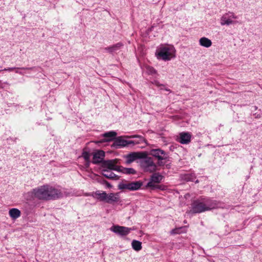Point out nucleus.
I'll use <instances>...</instances> for the list:
<instances>
[{"label":"nucleus","mask_w":262,"mask_h":262,"mask_svg":"<svg viewBox=\"0 0 262 262\" xmlns=\"http://www.w3.org/2000/svg\"><path fill=\"white\" fill-rule=\"evenodd\" d=\"M33 192L35 198L45 201L56 200L69 196L71 194L66 188L49 185H44L35 188Z\"/></svg>","instance_id":"1"},{"label":"nucleus","mask_w":262,"mask_h":262,"mask_svg":"<svg viewBox=\"0 0 262 262\" xmlns=\"http://www.w3.org/2000/svg\"><path fill=\"white\" fill-rule=\"evenodd\" d=\"M217 207L216 201L205 199L203 201H195L191 205V211L193 213H201Z\"/></svg>","instance_id":"2"},{"label":"nucleus","mask_w":262,"mask_h":262,"mask_svg":"<svg viewBox=\"0 0 262 262\" xmlns=\"http://www.w3.org/2000/svg\"><path fill=\"white\" fill-rule=\"evenodd\" d=\"M175 49L172 46L165 45L160 46L156 54L158 59L168 61L175 57Z\"/></svg>","instance_id":"3"},{"label":"nucleus","mask_w":262,"mask_h":262,"mask_svg":"<svg viewBox=\"0 0 262 262\" xmlns=\"http://www.w3.org/2000/svg\"><path fill=\"white\" fill-rule=\"evenodd\" d=\"M149 154L158 160L157 164L160 166H164L165 162L163 161H166L169 158L168 154L160 148L151 149Z\"/></svg>","instance_id":"4"},{"label":"nucleus","mask_w":262,"mask_h":262,"mask_svg":"<svg viewBox=\"0 0 262 262\" xmlns=\"http://www.w3.org/2000/svg\"><path fill=\"white\" fill-rule=\"evenodd\" d=\"M236 16L233 12L228 11L224 14L220 18V24L221 26H230L238 23V21L234 19H237Z\"/></svg>","instance_id":"5"},{"label":"nucleus","mask_w":262,"mask_h":262,"mask_svg":"<svg viewBox=\"0 0 262 262\" xmlns=\"http://www.w3.org/2000/svg\"><path fill=\"white\" fill-rule=\"evenodd\" d=\"M141 161L140 164L142 169L145 172H153L157 170V165L154 163L152 158L144 157Z\"/></svg>","instance_id":"6"},{"label":"nucleus","mask_w":262,"mask_h":262,"mask_svg":"<svg viewBox=\"0 0 262 262\" xmlns=\"http://www.w3.org/2000/svg\"><path fill=\"white\" fill-rule=\"evenodd\" d=\"M143 183L141 181H135L129 183H122L119 184V189H128L131 191H135L139 189L142 186Z\"/></svg>","instance_id":"7"},{"label":"nucleus","mask_w":262,"mask_h":262,"mask_svg":"<svg viewBox=\"0 0 262 262\" xmlns=\"http://www.w3.org/2000/svg\"><path fill=\"white\" fill-rule=\"evenodd\" d=\"M117 159L105 160L102 163V167L103 169L120 171V167L117 165Z\"/></svg>","instance_id":"8"},{"label":"nucleus","mask_w":262,"mask_h":262,"mask_svg":"<svg viewBox=\"0 0 262 262\" xmlns=\"http://www.w3.org/2000/svg\"><path fill=\"white\" fill-rule=\"evenodd\" d=\"M133 230L134 228L118 225L113 226L111 228L112 231L120 236L127 235Z\"/></svg>","instance_id":"9"},{"label":"nucleus","mask_w":262,"mask_h":262,"mask_svg":"<svg viewBox=\"0 0 262 262\" xmlns=\"http://www.w3.org/2000/svg\"><path fill=\"white\" fill-rule=\"evenodd\" d=\"M139 142L136 141L127 140L123 139L121 137H119L115 139L114 144L118 146L125 147L129 145H134L137 144Z\"/></svg>","instance_id":"10"},{"label":"nucleus","mask_w":262,"mask_h":262,"mask_svg":"<svg viewBox=\"0 0 262 262\" xmlns=\"http://www.w3.org/2000/svg\"><path fill=\"white\" fill-rule=\"evenodd\" d=\"M146 155L143 152H131L126 156V163L130 164L132 163L135 160L143 158Z\"/></svg>","instance_id":"11"},{"label":"nucleus","mask_w":262,"mask_h":262,"mask_svg":"<svg viewBox=\"0 0 262 262\" xmlns=\"http://www.w3.org/2000/svg\"><path fill=\"white\" fill-rule=\"evenodd\" d=\"M163 177L159 173H154L150 178L149 181L146 184L147 187H156V185L154 183H160Z\"/></svg>","instance_id":"12"},{"label":"nucleus","mask_w":262,"mask_h":262,"mask_svg":"<svg viewBox=\"0 0 262 262\" xmlns=\"http://www.w3.org/2000/svg\"><path fill=\"white\" fill-rule=\"evenodd\" d=\"M117 135V133L115 131H110L105 133L102 135L103 139L99 140L97 143H103L110 142L115 139Z\"/></svg>","instance_id":"13"},{"label":"nucleus","mask_w":262,"mask_h":262,"mask_svg":"<svg viewBox=\"0 0 262 262\" xmlns=\"http://www.w3.org/2000/svg\"><path fill=\"white\" fill-rule=\"evenodd\" d=\"M105 156V152L102 150H98L93 155L92 162L94 164H98L102 162Z\"/></svg>","instance_id":"14"},{"label":"nucleus","mask_w":262,"mask_h":262,"mask_svg":"<svg viewBox=\"0 0 262 262\" xmlns=\"http://www.w3.org/2000/svg\"><path fill=\"white\" fill-rule=\"evenodd\" d=\"M119 200V193H110L109 194H107L106 203L113 204L118 202Z\"/></svg>","instance_id":"15"},{"label":"nucleus","mask_w":262,"mask_h":262,"mask_svg":"<svg viewBox=\"0 0 262 262\" xmlns=\"http://www.w3.org/2000/svg\"><path fill=\"white\" fill-rule=\"evenodd\" d=\"M191 135L188 133H181L180 134L179 142L183 144H186L190 142Z\"/></svg>","instance_id":"16"},{"label":"nucleus","mask_w":262,"mask_h":262,"mask_svg":"<svg viewBox=\"0 0 262 262\" xmlns=\"http://www.w3.org/2000/svg\"><path fill=\"white\" fill-rule=\"evenodd\" d=\"M112 170H108L106 169H103L102 170V175L107 179L112 180H118L119 177L111 171Z\"/></svg>","instance_id":"17"},{"label":"nucleus","mask_w":262,"mask_h":262,"mask_svg":"<svg viewBox=\"0 0 262 262\" xmlns=\"http://www.w3.org/2000/svg\"><path fill=\"white\" fill-rule=\"evenodd\" d=\"M123 46V45L122 43L118 42L117 43L112 46L105 48L104 50L110 53H113L118 51Z\"/></svg>","instance_id":"18"},{"label":"nucleus","mask_w":262,"mask_h":262,"mask_svg":"<svg viewBox=\"0 0 262 262\" xmlns=\"http://www.w3.org/2000/svg\"><path fill=\"white\" fill-rule=\"evenodd\" d=\"M200 45L205 48H209L212 45V41L209 38L203 37L199 39Z\"/></svg>","instance_id":"19"},{"label":"nucleus","mask_w":262,"mask_h":262,"mask_svg":"<svg viewBox=\"0 0 262 262\" xmlns=\"http://www.w3.org/2000/svg\"><path fill=\"white\" fill-rule=\"evenodd\" d=\"M9 214L10 216L13 220H15L18 218L20 215L21 212L20 210H19L17 208H12L9 210Z\"/></svg>","instance_id":"20"},{"label":"nucleus","mask_w":262,"mask_h":262,"mask_svg":"<svg viewBox=\"0 0 262 262\" xmlns=\"http://www.w3.org/2000/svg\"><path fill=\"white\" fill-rule=\"evenodd\" d=\"M94 196L100 201L106 202L107 193L105 191H97L95 192Z\"/></svg>","instance_id":"21"},{"label":"nucleus","mask_w":262,"mask_h":262,"mask_svg":"<svg viewBox=\"0 0 262 262\" xmlns=\"http://www.w3.org/2000/svg\"><path fill=\"white\" fill-rule=\"evenodd\" d=\"M187 226H183L178 228H176L170 231L171 234H181L186 233L187 231Z\"/></svg>","instance_id":"22"},{"label":"nucleus","mask_w":262,"mask_h":262,"mask_svg":"<svg viewBox=\"0 0 262 262\" xmlns=\"http://www.w3.org/2000/svg\"><path fill=\"white\" fill-rule=\"evenodd\" d=\"M132 246L134 250L139 251L142 249V243L134 239L132 242Z\"/></svg>","instance_id":"23"},{"label":"nucleus","mask_w":262,"mask_h":262,"mask_svg":"<svg viewBox=\"0 0 262 262\" xmlns=\"http://www.w3.org/2000/svg\"><path fill=\"white\" fill-rule=\"evenodd\" d=\"M126 137L128 138H136L137 139L135 140L134 141H136L139 142L137 144H140V143H142L143 142H145V140L143 136H140V135H132V136H126Z\"/></svg>","instance_id":"24"},{"label":"nucleus","mask_w":262,"mask_h":262,"mask_svg":"<svg viewBox=\"0 0 262 262\" xmlns=\"http://www.w3.org/2000/svg\"><path fill=\"white\" fill-rule=\"evenodd\" d=\"M120 172H122L125 174H135L136 173V170L132 168H124L120 167Z\"/></svg>","instance_id":"25"},{"label":"nucleus","mask_w":262,"mask_h":262,"mask_svg":"<svg viewBox=\"0 0 262 262\" xmlns=\"http://www.w3.org/2000/svg\"><path fill=\"white\" fill-rule=\"evenodd\" d=\"M34 69V67H31V68H18L16 67V69H15V72L16 73L19 74L21 75H24L25 74L24 73L21 72L19 71V70H33Z\"/></svg>","instance_id":"26"},{"label":"nucleus","mask_w":262,"mask_h":262,"mask_svg":"<svg viewBox=\"0 0 262 262\" xmlns=\"http://www.w3.org/2000/svg\"><path fill=\"white\" fill-rule=\"evenodd\" d=\"M82 157L84 158V159L85 160V161L87 163V165L89 166L90 164V154L89 152L84 151L82 152Z\"/></svg>","instance_id":"27"},{"label":"nucleus","mask_w":262,"mask_h":262,"mask_svg":"<svg viewBox=\"0 0 262 262\" xmlns=\"http://www.w3.org/2000/svg\"><path fill=\"white\" fill-rule=\"evenodd\" d=\"M152 83L154 85H155L156 86H157V87H160V86H163L164 87V85L163 84H160V82L157 81V80H154L153 81H152Z\"/></svg>","instance_id":"28"},{"label":"nucleus","mask_w":262,"mask_h":262,"mask_svg":"<svg viewBox=\"0 0 262 262\" xmlns=\"http://www.w3.org/2000/svg\"><path fill=\"white\" fill-rule=\"evenodd\" d=\"M147 69L150 74H154L156 73V70L152 67H148Z\"/></svg>","instance_id":"29"},{"label":"nucleus","mask_w":262,"mask_h":262,"mask_svg":"<svg viewBox=\"0 0 262 262\" xmlns=\"http://www.w3.org/2000/svg\"><path fill=\"white\" fill-rule=\"evenodd\" d=\"M15 69H16V67L8 68H5L3 71L12 72V71L15 70Z\"/></svg>","instance_id":"30"},{"label":"nucleus","mask_w":262,"mask_h":262,"mask_svg":"<svg viewBox=\"0 0 262 262\" xmlns=\"http://www.w3.org/2000/svg\"><path fill=\"white\" fill-rule=\"evenodd\" d=\"M152 189H159L160 190L164 189V186L156 185V187H151Z\"/></svg>","instance_id":"31"},{"label":"nucleus","mask_w":262,"mask_h":262,"mask_svg":"<svg viewBox=\"0 0 262 262\" xmlns=\"http://www.w3.org/2000/svg\"><path fill=\"white\" fill-rule=\"evenodd\" d=\"M103 184H105L106 185V186H107V187H108V188L112 187V185L108 182H107L106 181H103Z\"/></svg>","instance_id":"32"},{"label":"nucleus","mask_w":262,"mask_h":262,"mask_svg":"<svg viewBox=\"0 0 262 262\" xmlns=\"http://www.w3.org/2000/svg\"><path fill=\"white\" fill-rule=\"evenodd\" d=\"M159 88H160V89L161 90H166L167 91L170 92V90L166 88L165 85H164V87H163V86H160Z\"/></svg>","instance_id":"33"},{"label":"nucleus","mask_w":262,"mask_h":262,"mask_svg":"<svg viewBox=\"0 0 262 262\" xmlns=\"http://www.w3.org/2000/svg\"><path fill=\"white\" fill-rule=\"evenodd\" d=\"M254 115L255 116V118H260V115L259 114H258L257 115L256 114H255Z\"/></svg>","instance_id":"34"},{"label":"nucleus","mask_w":262,"mask_h":262,"mask_svg":"<svg viewBox=\"0 0 262 262\" xmlns=\"http://www.w3.org/2000/svg\"><path fill=\"white\" fill-rule=\"evenodd\" d=\"M254 108L255 110H257V107L256 106H254Z\"/></svg>","instance_id":"35"}]
</instances>
